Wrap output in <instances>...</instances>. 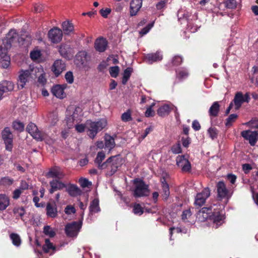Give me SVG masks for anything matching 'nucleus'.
<instances>
[{"instance_id": "f257e3e1", "label": "nucleus", "mask_w": 258, "mask_h": 258, "mask_svg": "<svg viewBox=\"0 0 258 258\" xmlns=\"http://www.w3.org/2000/svg\"><path fill=\"white\" fill-rule=\"evenodd\" d=\"M107 124V120L104 118L100 119L97 121L87 120L86 124L89 137L91 139H94L98 133L106 127Z\"/></svg>"}, {"instance_id": "f03ea898", "label": "nucleus", "mask_w": 258, "mask_h": 258, "mask_svg": "<svg viewBox=\"0 0 258 258\" xmlns=\"http://www.w3.org/2000/svg\"><path fill=\"white\" fill-rule=\"evenodd\" d=\"M135 189L133 190V195L135 198L147 197L150 194L149 185L146 184L144 181L139 178H136L133 180Z\"/></svg>"}, {"instance_id": "7ed1b4c3", "label": "nucleus", "mask_w": 258, "mask_h": 258, "mask_svg": "<svg viewBox=\"0 0 258 258\" xmlns=\"http://www.w3.org/2000/svg\"><path fill=\"white\" fill-rule=\"evenodd\" d=\"M213 207L212 212L211 214L210 220L213 221V223L216 224L217 227L221 225L224 219V215L221 210V205L220 204H214L212 205Z\"/></svg>"}, {"instance_id": "20e7f679", "label": "nucleus", "mask_w": 258, "mask_h": 258, "mask_svg": "<svg viewBox=\"0 0 258 258\" xmlns=\"http://www.w3.org/2000/svg\"><path fill=\"white\" fill-rule=\"evenodd\" d=\"M87 53L85 51H80L76 55L75 64L80 69L88 71L90 69L89 61L87 58Z\"/></svg>"}, {"instance_id": "39448f33", "label": "nucleus", "mask_w": 258, "mask_h": 258, "mask_svg": "<svg viewBox=\"0 0 258 258\" xmlns=\"http://www.w3.org/2000/svg\"><path fill=\"white\" fill-rule=\"evenodd\" d=\"M32 70H22L19 72L18 78L17 79L18 87L22 89L25 87L27 83H29L32 79L31 72Z\"/></svg>"}, {"instance_id": "423d86ee", "label": "nucleus", "mask_w": 258, "mask_h": 258, "mask_svg": "<svg viewBox=\"0 0 258 258\" xmlns=\"http://www.w3.org/2000/svg\"><path fill=\"white\" fill-rule=\"evenodd\" d=\"M82 226V221H74L67 224L65 226V233L68 237H76Z\"/></svg>"}, {"instance_id": "0eeeda50", "label": "nucleus", "mask_w": 258, "mask_h": 258, "mask_svg": "<svg viewBox=\"0 0 258 258\" xmlns=\"http://www.w3.org/2000/svg\"><path fill=\"white\" fill-rule=\"evenodd\" d=\"M211 190L209 187L204 188L201 192L198 193L195 197L194 205L200 208L205 205L206 200L210 196Z\"/></svg>"}, {"instance_id": "6e6552de", "label": "nucleus", "mask_w": 258, "mask_h": 258, "mask_svg": "<svg viewBox=\"0 0 258 258\" xmlns=\"http://www.w3.org/2000/svg\"><path fill=\"white\" fill-rule=\"evenodd\" d=\"M2 137L6 145V149L11 152L13 148V135L9 127H6L2 131Z\"/></svg>"}, {"instance_id": "1a4fd4ad", "label": "nucleus", "mask_w": 258, "mask_h": 258, "mask_svg": "<svg viewBox=\"0 0 258 258\" xmlns=\"http://www.w3.org/2000/svg\"><path fill=\"white\" fill-rule=\"evenodd\" d=\"M0 45V66L4 69H7L10 64V57L8 55L7 45L3 43Z\"/></svg>"}, {"instance_id": "9d476101", "label": "nucleus", "mask_w": 258, "mask_h": 258, "mask_svg": "<svg viewBox=\"0 0 258 258\" xmlns=\"http://www.w3.org/2000/svg\"><path fill=\"white\" fill-rule=\"evenodd\" d=\"M176 165L180 167L183 172H188L191 170V164L189 160L185 158V155H178L176 158Z\"/></svg>"}, {"instance_id": "9b49d317", "label": "nucleus", "mask_w": 258, "mask_h": 258, "mask_svg": "<svg viewBox=\"0 0 258 258\" xmlns=\"http://www.w3.org/2000/svg\"><path fill=\"white\" fill-rule=\"evenodd\" d=\"M26 131L37 141H42L43 139L44 134L38 130L34 123H29L26 127Z\"/></svg>"}, {"instance_id": "f8f14e48", "label": "nucleus", "mask_w": 258, "mask_h": 258, "mask_svg": "<svg viewBox=\"0 0 258 258\" xmlns=\"http://www.w3.org/2000/svg\"><path fill=\"white\" fill-rule=\"evenodd\" d=\"M57 47L60 55L62 57L68 59L70 58L73 49L69 43H62Z\"/></svg>"}, {"instance_id": "ddd939ff", "label": "nucleus", "mask_w": 258, "mask_h": 258, "mask_svg": "<svg viewBox=\"0 0 258 258\" xmlns=\"http://www.w3.org/2000/svg\"><path fill=\"white\" fill-rule=\"evenodd\" d=\"M109 158H111V161L110 162V170L108 174L112 175L117 170L118 168L122 164V158L120 155L112 156Z\"/></svg>"}, {"instance_id": "4468645a", "label": "nucleus", "mask_w": 258, "mask_h": 258, "mask_svg": "<svg viewBox=\"0 0 258 258\" xmlns=\"http://www.w3.org/2000/svg\"><path fill=\"white\" fill-rule=\"evenodd\" d=\"M212 205L205 207L200 209L197 214V218L200 222H205L210 219L211 214L212 212Z\"/></svg>"}, {"instance_id": "2eb2a0df", "label": "nucleus", "mask_w": 258, "mask_h": 258, "mask_svg": "<svg viewBox=\"0 0 258 258\" xmlns=\"http://www.w3.org/2000/svg\"><path fill=\"white\" fill-rule=\"evenodd\" d=\"M62 31L57 28L53 27L49 30V40L53 43H58L62 38Z\"/></svg>"}, {"instance_id": "dca6fc26", "label": "nucleus", "mask_w": 258, "mask_h": 258, "mask_svg": "<svg viewBox=\"0 0 258 258\" xmlns=\"http://www.w3.org/2000/svg\"><path fill=\"white\" fill-rule=\"evenodd\" d=\"M241 135L243 138L249 141V143L251 146L255 145L258 139V133L257 131H243L241 132Z\"/></svg>"}, {"instance_id": "f3484780", "label": "nucleus", "mask_w": 258, "mask_h": 258, "mask_svg": "<svg viewBox=\"0 0 258 258\" xmlns=\"http://www.w3.org/2000/svg\"><path fill=\"white\" fill-rule=\"evenodd\" d=\"M17 41L20 42L18 33L15 30H11L8 33L7 38L4 43L7 45V48H10L12 44Z\"/></svg>"}, {"instance_id": "a211bd4d", "label": "nucleus", "mask_w": 258, "mask_h": 258, "mask_svg": "<svg viewBox=\"0 0 258 258\" xmlns=\"http://www.w3.org/2000/svg\"><path fill=\"white\" fill-rule=\"evenodd\" d=\"M66 70V64L61 59L56 60L51 67V71L55 76L57 77Z\"/></svg>"}, {"instance_id": "6ab92c4d", "label": "nucleus", "mask_w": 258, "mask_h": 258, "mask_svg": "<svg viewBox=\"0 0 258 258\" xmlns=\"http://www.w3.org/2000/svg\"><path fill=\"white\" fill-rule=\"evenodd\" d=\"M218 198L221 200L224 198H228V190L226 188L225 184L222 181H219L216 185Z\"/></svg>"}, {"instance_id": "aec40b11", "label": "nucleus", "mask_w": 258, "mask_h": 258, "mask_svg": "<svg viewBox=\"0 0 258 258\" xmlns=\"http://www.w3.org/2000/svg\"><path fill=\"white\" fill-rule=\"evenodd\" d=\"M65 174L59 166H54L49 168V177L61 179L64 178Z\"/></svg>"}, {"instance_id": "412c9836", "label": "nucleus", "mask_w": 258, "mask_h": 258, "mask_svg": "<svg viewBox=\"0 0 258 258\" xmlns=\"http://www.w3.org/2000/svg\"><path fill=\"white\" fill-rule=\"evenodd\" d=\"M14 88V84L10 81H5L0 83V100L3 95L6 93L12 91Z\"/></svg>"}, {"instance_id": "4be33fe9", "label": "nucleus", "mask_w": 258, "mask_h": 258, "mask_svg": "<svg viewBox=\"0 0 258 258\" xmlns=\"http://www.w3.org/2000/svg\"><path fill=\"white\" fill-rule=\"evenodd\" d=\"M142 0H132L130 3V15L131 17L136 16L142 6Z\"/></svg>"}, {"instance_id": "5701e85b", "label": "nucleus", "mask_w": 258, "mask_h": 258, "mask_svg": "<svg viewBox=\"0 0 258 258\" xmlns=\"http://www.w3.org/2000/svg\"><path fill=\"white\" fill-rule=\"evenodd\" d=\"M108 43L107 40L101 37L97 39L95 42V48L99 52H104L106 49Z\"/></svg>"}, {"instance_id": "b1692460", "label": "nucleus", "mask_w": 258, "mask_h": 258, "mask_svg": "<svg viewBox=\"0 0 258 258\" xmlns=\"http://www.w3.org/2000/svg\"><path fill=\"white\" fill-rule=\"evenodd\" d=\"M66 191L70 196L73 197H77L82 194L81 189L77 185L74 184H69L66 187Z\"/></svg>"}, {"instance_id": "393cba45", "label": "nucleus", "mask_w": 258, "mask_h": 258, "mask_svg": "<svg viewBox=\"0 0 258 258\" xmlns=\"http://www.w3.org/2000/svg\"><path fill=\"white\" fill-rule=\"evenodd\" d=\"M64 88L60 85H56L53 86L51 90L53 95L57 98L62 99L66 96L64 92Z\"/></svg>"}, {"instance_id": "a878e982", "label": "nucleus", "mask_w": 258, "mask_h": 258, "mask_svg": "<svg viewBox=\"0 0 258 258\" xmlns=\"http://www.w3.org/2000/svg\"><path fill=\"white\" fill-rule=\"evenodd\" d=\"M59 180L58 179H53L50 182L51 188L49 189V193L52 194L55 191L62 189L66 187V184Z\"/></svg>"}, {"instance_id": "bb28decb", "label": "nucleus", "mask_w": 258, "mask_h": 258, "mask_svg": "<svg viewBox=\"0 0 258 258\" xmlns=\"http://www.w3.org/2000/svg\"><path fill=\"white\" fill-rule=\"evenodd\" d=\"M146 58L149 63L160 61L163 58V56L160 51H157L155 53H149L146 55Z\"/></svg>"}, {"instance_id": "cd10ccee", "label": "nucleus", "mask_w": 258, "mask_h": 258, "mask_svg": "<svg viewBox=\"0 0 258 258\" xmlns=\"http://www.w3.org/2000/svg\"><path fill=\"white\" fill-rule=\"evenodd\" d=\"M233 102L235 105V110H238L241 106V105L244 103L243 95L242 92H237L234 96Z\"/></svg>"}, {"instance_id": "c85d7f7f", "label": "nucleus", "mask_w": 258, "mask_h": 258, "mask_svg": "<svg viewBox=\"0 0 258 258\" xmlns=\"http://www.w3.org/2000/svg\"><path fill=\"white\" fill-rule=\"evenodd\" d=\"M62 30L65 35H69L74 33V26L70 21H64L62 23Z\"/></svg>"}, {"instance_id": "c756f323", "label": "nucleus", "mask_w": 258, "mask_h": 258, "mask_svg": "<svg viewBox=\"0 0 258 258\" xmlns=\"http://www.w3.org/2000/svg\"><path fill=\"white\" fill-rule=\"evenodd\" d=\"M99 201L98 199L95 198L90 203L89 206L90 214L93 215L94 213H98L100 211L99 207Z\"/></svg>"}, {"instance_id": "7c9ffc66", "label": "nucleus", "mask_w": 258, "mask_h": 258, "mask_svg": "<svg viewBox=\"0 0 258 258\" xmlns=\"http://www.w3.org/2000/svg\"><path fill=\"white\" fill-rule=\"evenodd\" d=\"M71 107H69L68 109L67 110V114H66V123L67 124L68 127L69 128H71L74 126V124L75 122H78L79 121H77V119L74 118L71 114Z\"/></svg>"}, {"instance_id": "2f4dec72", "label": "nucleus", "mask_w": 258, "mask_h": 258, "mask_svg": "<svg viewBox=\"0 0 258 258\" xmlns=\"http://www.w3.org/2000/svg\"><path fill=\"white\" fill-rule=\"evenodd\" d=\"M161 182L162 185V189L163 192V196L164 200H166L168 198L170 195L169 186L166 182L165 177H162L161 179Z\"/></svg>"}, {"instance_id": "473e14b6", "label": "nucleus", "mask_w": 258, "mask_h": 258, "mask_svg": "<svg viewBox=\"0 0 258 258\" xmlns=\"http://www.w3.org/2000/svg\"><path fill=\"white\" fill-rule=\"evenodd\" d=\"M220 111V105L218 102H214L209 110V114L211 116L216 117Z\"/></svg>"}, {"instance_id": "72a5a7b5", "label": "nucleus", "mask_w": 258, "mask_h": 258, "mask_svg": "<svg viewBox=\"0 0 258 258\" xmlns=\"http://www.w3.org/2000/svg\"><path fill=\"white\" fill-rule=\"evenodd\" d=\"M10 200L5 194H0V210L4 211L9 206Z\"/></svg>"}, {"instance_id": "f704fd0d", "label": "nucleus", "mask_w": 258, "mask_h": 258, "mask_svg": "<svg viewBox=\"0 0 258 258\" xmlns=\"http://www.w3.org/2000/svg\"><path fill=\"white\" fill-rule=\"evenodd\" d=\"M171 112L170 106L168 104H165L161 106L157 110V114L161 117L168 115Z\"/></svg>"}, {"instance_id": "c9c22d12", "label": "nucleus", "mask_w": 258, "mask_h": 258, "mask_svg": "<svg viewBox=\"0 0 258 258\" xmlns=\"http://www.w3.org/2000/svg\"><path fill=\"white\" fill-rule=\"evenodd\" d=\"M133 72V69L132 68L128 67L126 69H125L123 71V77L122 78V84L123 85H125L128 80L130 79L132 73Z\"/></svg>"}, {"instance_id": "e433bc0d", "label": "nucleus", "mask_w": 258, "mask_h": 258, "mask_svg": "<svg viewBox=\"0 0 258 258\" xmlns=\"http://www.w3.org/2000/svg\"><path fill=\"white\" fill-rule=\"evenodd\" d=\"M238 115L235 113L231 114L226 119L225 122V125L226 127H229L231 126L233 123L235 122L236 119L238 118Z\"/></svg>"}, {"instance_id": "4c0bfd02", "label": "nucleus", "mask_w": 258, "mask_h": 258, "mask_svg": "<svg viewBox=\"0 0 258 258\" xmlns=\"http://www.w3.org/2000/svg\"><path fill=\"white\" fill-rule=\"evenodd\" d=\"M10 237L15 246L17 247L20 246L22 241L20 236L18 234L12 233L10 235Z\"/></svg>"}, {"instance_id": "58836bf2", "label": "nucleus", "mask_w": 258, "mask_h": 258, "mask_svg": "<svg viewBox=\"0 0 258 258\" xmlns=\"http://www.w3.org/2000/svg\"><path fill=\"white\" fill-rule=\"evenodd\" d=\"M72 108V107H71ZM71 110H73V113L71 114L74 118L77 119V121L80 122L81 117L82 116L83 110L81 107L79 106L76 107L74 109L73 108Z\"/></svg>"}, {"instance_id": "ea45409f", "label": "nucleus", "mask_w": 258, "mask_h": 258, "mask_svg": "<svg viewBox=\"0 0 258 258\" xmlns=\"http://www.w3.org/2000/svg\"><path fill=\"white\" fill-rule=\"evenodd\" d=\"M121 119L122 121L125 122L132 121L133 120V118L132 117L131 110L128 109L126 112L123 113L121 116Z\"/></svg>"}, {"instance_id": "a19ab883", "label": "nucleus", "mask_w": 258, "mask_h": 258, "mask_svg": "<svg viewBox=\"0 0 258 258\" xmlns=\"http://www.w3.org/2000/svg\"><path fill=\"white\" fill-rule=\"evenodd\" d=\"M13 128L19 132H22L24 130V124L20 121H14L12 124Z\"/></svg>"}, {"instance_id": "79ce46f5", "label": "nucleus", "mask_w": 258, "mask_h": 258, "mask_svg": "<svg viewBox=\"0 0 258 258\" xmlns=\"http://www.w3.org/2000/svg\"><path fill=\"white\" fill-rule=\"evenodd\" d=\"M49 217L54 218L57 215V208L56 205L49 201Z\"/></svg>"}, {"instance_id": "37998d69", "label": "nucleus", "mask_w": 258, "mask_h": 258, "mask_svg": "<svg viewBox=\"0 0 258 258\" xmlns=\"http://www.w3.org/2000/svg\"><path fill=\"white\" fill-rule=\"evenodd\" d=\"M183 61V58L179 55L174 56L171 60L172 64L173 66H178L180 65Z\"/></svg>"}, {"instance_id": "c03bdc74", "label": "nucleus", "mask_w": 258, "mask_h": 258, "mask_svg": "<svg viewBox=\"0 0 258 258\" xmlns=\"http://www.w3.org/2000/svg\"><path fill=\"white\" fill-rule=\"evenodd\" d=\"M105 146L110 149H112L115 146L114 139L110 136H107L105 137Z\"/></svg>"}, {"instance_id": "a18cd8bd", "label": "nucleus", "mask_w": 258, "mask_h": 258, "mask_svg": "<svg viewBox=\"0 0 258 258\" xmlns=\"http://www.w3.org/2000/svg\"><path fill=\"white\" fill-rule=\"evenodd\" d=\"M105 158V154L103 151L99 152L97 156L94 160V163L98 166L104 160Z\"/></svg>"}, {"instance_id": "49530a36", "label": "nucleus", "mask_w": 258, "mask_h": 258, "mask_svg": "<svg viewBox=\"0 0 258 258\" xmlns=\"http://www.w3.org/2000/svg\"><path fill=\"white\" fill-rule=\"evenodd\" d=\"M133 212L136 215H141L144 213V209L140 204L135 203L133 206Z\"/></svg>"}, {"instance_id": "de8ad7c7", "label": "nucleus", "mask_w": 258, "mask_h": 258, "mask_svg": "<svg viewBox=\"0 0 258 258\" xmlns=\"http://www.w3.org/2000/svg\"><path fill=\"white\" fill-rule=\"evenodd\" d=\"M208 133L209 135V137L214 140L216 139L218 137V131L216 127H211L208 130Z\"/></svg>"}, {"instance_id": "09e8293b", "label": "nucleus", "mask_w": 258, "mask_h": 258, "mask_svg": "<svg viewBox=\"0 0 258 258\" xmlns=\"http://www.w3.org/2000/svg\"><path fill=\"white\" fill-rule=\"evenodd\" d=\"M109 72L110 76L112 77L116 78L118 76L119 72V68L117 66L111 67L109 68Z\"/></svg>"}, {"instance_id": "8fccbe9b", "label": "nucleus", "mask_w": 258, "mask_h": 258, "mask_svg": "<svg viewBox=\"0 0 258 258\" xmlns=\"http://www.w3.org/2000/svg\"><path fill=\"white\" fill-rule=\"evenodd\" d=\"M111 158H108L105 162H102L99 164L97 167L99 169L102 170L106 168L110 169V162Z\"/></svg>"}, {"instance_id": "3c124183", "label": "nucleus", "mask_w": 258, "mask_h": 258, "mask_svg": "<svg viewBox=\"0 0 258 258\" xmlns=\"http://www.w3.org/2000/svg\"><path fill=\"white\" fill-rule=\"evenodd\" d=\"M172 152L174 154H177L181 153L182 149L179 142H178L175 144L173 145L171 148Z\"/></svg>"}, {"instance_id": "603ef678", "label": "nucleus", "mask_w": 258, "mask_h": 258, "mask_svg": "<svg viewBox=\"0 0 258 258\" xmlns=\"http://www.w3.org/2000/svg\"><path fill=\"white\" fill-rule=\"evenodd\" d=\"M225 6L229 9H235L237 6V3L235 0H227L224 2Z\"/></svg>"}, {"instance_id": "864d4df0", "label": "nucleus", "mask_w": 258, "mask_h": 258, "mask_svg": "<svg viewBox=\"0 0 258 258\" xmlns=\"http://www.w3.org/2000/svg\"><path fill=\"white\" fill-rule=\"evenodd\" d=\"M177 75L178 78L180 79L184 78L188 75V73L186 69L184 68H181L176 71Z\"/></svg>"}, {"instance_id": "5fc2aeb1", "label": "nucleus", "mask_w": 258, "mask_h": 258, "mask_svg": "<svg viewBox=\"0 0 258 258\" xmlns=\"http://www.w3.org/2000/svg\"><path fill=\"white\" fill-rule=\"evenodd\" d=\"M154 23H149L145 27L143 28L140 31V34L141 36H143L146 34H147L150 29L153 27Z\"/></svg>"}, {"instance_id": "6e6d98bb", "label": "nucleus", "mask_w": 258, "mask_h": 258, "mask_svg": "<svg viewBox=\"0 0 258 258\" xmlns=\"http://www.w3.org/2000/svg\"><path fill=\"white\" fill-rule=\"evenodd\" d=\"M168 0H161L156 5V8L158 10H161L166 8Z\"/></svg>"}, {"instance_id": "4d7b16f0", "label": "nucleus", "mask_w": 258, "mask_h": 258, "mask_svg": "<svg viewBox=\"0 0 258 258\" xmlns=\"http://www.w3.org/2000/svg\"><path fill=\"white\" fill-rule=\"evenodd\" d=\"M14 213L20 217H22L25 214V211L23 207H15L13 210Z\"/></svg>"}, {"instance_id": "13d9d810", "label": "nucleus", "mask_w": 258, "mask_h": 258, "mask_svg": "<svg viewBox=\"0 0 258 258\" xmlns=\"http://www.w3.org/2000/svg\"><path fill=\"white\" fill-rule=\"evenodd\" d=\"M79 182L80 185L83 188L88 187L89 185H91V182L86 178H81L79 180Z\"/></svg>"}, {"instance_id": "bf43d9fd", "label": "nucleus", "mask_w": 258, "mask_h": 258, "mask_svg": "<svg viewBox=\"0 0 258 258\" xmlns=\"http://www.w3.org/2000/svg\"><path fill=\"white\" fill-rule=\"evenodd\" d=\"M65 79L67 82L69 84H72L74 82V76L72 72H68L65 75Z\"/></svg>"}, {"instance_id": "052dcab7", "label": "nucleus", "mask_w": 258, "mask_h": 258, "mask_svg": "<svg viewBox=\"0 0 258 258\" xmlns=\"http://www.w3.org/2000/svg\"><path fill=\"white\" fill-rule=\"evenodd\" d=\"M153 105H154V103L152 105H151L149 107L147 108V110L145 113L146 117H153L154 116L155 112L152 108Z\"/></svg>"}, {"instance_id": "680f3d73", "label": "nucleus", "mask_w": 258, "mask_h": 258, "mask_svg": "<svg viewBox=\"0 0 258 258\" xmlns=\"http://www.w3.org/2000/svg\"><path fill=\"white\" fill-rule=\"evenodd\" d=\"M246 124L251 128H258V119L255 118L252 119Z\"/></svg>"}, {"instance_id": "e2e57ef3", "label": "nucleus", "mask_w": 258, "mask_h": 258, "mask_svg": "<svg viewBox=\"0 0 258 258\" xmlns=\"http://www.w3.org/2000/svg\"><path fill=\"white\" fill-rule=\"evenodd\" d=\"M111 12V9L109 8H106L105 9H102L99 11L100 15L104 18H107Z\"/></svg>"}, {"instance_id": "0e129e2a", "label": "nucleus", "mask_w": 258, "mask_h": 258, "mask_svg": "<svg viewBox=\"0 0 258 258\" xmlns=\"http://www.w3.org/2000/svg\"><path fill=\"white\" fill-rule=\"evenodd\" d=\"M191 215V213L190 209L184 210L181 215V219L182 220L185 221L187 220Z\"/></svg>"}, {"instance_id": "69168bd1", "label": "nucleus", "mask_w": 258, "mask_h": 258, "mask_svg": "<svg viewBox=\"0 0 258 258\" xmlns=\"http://www.w3.org/2000/svg\"><path fill=\"white\" fill-rule=\"evenodd\" d=\"M1 183L3 185H11L13 183V179L8 177H5L1 179Z\"/></svg>"}, {"instance_id": "338daca9", "label": "nucleus", "mask_w": 258, "mask_h": 258, "mask_svg": "<svg viewBox=\"0 0 258 258\" xmlns=\"http://www.w3.org/2000/svg\"><path fill=\"white\" fill-rule=\"evenodd\" d=\"M23 191H22L21 189L17 188L14 190L13 192V196L12 198L15 199L17 200L19 199L21 195V194L23 192Z\"/></svg>"}, {"instance_id": "774afa93", "label": "nucleus", "mask_w": 258, "mask_h": 258, "mask_svg": "<svg viewBox=\"0 0 258 258\" xmlns=\"http://www.w3.org/2000/svg\"><path fill=\"white\" fill-rule=\"evenodd\" d=\"M64 212L66 214L68 215L71 214L72 213L74 214L76 213V209L74 207L71 205H68L65 208Z\"/></svg>"}]
</instances>
